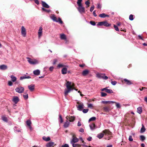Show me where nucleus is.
Returning <instances> with one entry per match:
<instances>
[{
    "label": "nucleus",
    "instance_id": "39448f33",
    "mask_svg": "<svg viewBox=\"0 0 147 147\" xmlns=\"http://www.w3.org/2000/svg\"><path fill=\"white\" fill-rule=\"evenodd\" d=\"M77 9L79 12L81 13L85 12V8L83 7V5L79 6Z\"/></svg>",
    "mask_w": 147,
    "mask_h": 147
},
{
    "label": "nucleus",
    "instance_id": "a878e982",
    "mask_svg": "<svg viewBox=\"0 0 147 147\" xmlns=\"http://www.w3.org/2000/svg\"><path fill=\"white\" fill-rule=\"evenodd\" d=\"M59 118H58V120L60 122V123H62L63 122V121L61 116V114H59Z\"/></svg>",
    "mask_w": 147,
    "mask_h": 147
},
{
    "label": "nucleus",
    "instance_id": "37998d69",
    "mask_svg": "<svg viewBox=\"0 0 147 147\" xmlns=\"http://www.w3.org/2000/svg\"><path fill=\"white\" fill-rule=\"evenodd\" d=\"M101 96L102 97H104L106 96L107 95V94L105 92H101Z\"/></svg>",
    "mask_w": 147,
    "mask_h": 147
},
{
    "label": "nucleus",
    "instance_id": "e2e57ef3",
    "mask_svg": "<svg viewBox=\"0 0 147 147\" xmlns=\"http://www.w3.org/2000/svg\"><path fill=\"white\" fill-rule=\"evenodd\" d=\"M138 37L139 38V39H141L142 40H143V41L144 40V39L142 38V37L140 35H138Z\"/></svg>",
    "mask_w": 147,
    "mask_h": 147
},
{
    "label": "nucleus",
    "instance_id": "de8ad7c7",
    "mask_svg": "<svg viewBox=\"0 0 147 147\" xmlns=\"http://www.w3.org/2000/svg\"><path fill=\"white\" fill-rule=\"evenodd\" d=\"M88 109H84L83 111V112L84 113H86L88 112Z\"/></svg>",
    "mask_w": 147,
    "mask_h": 147
},
{
    "label": "nucleus",
    "instance_id": "4be33fe9",
    "mask_svg": "<svg viewBox=\"0 0 147 147\" xmlns=\"http://www.w3.org/2000/svg\"><path fill=\"white\" fill-rule=\"evenodd\" d=\"M33 74L36 75H38L40 74V71L39 70L37 69L33 71Z\"/></svg>",
    "mask_w": 147,
    "mask_h": 147
},
{
    "label": "nucleus",
    "instance_id": "2f4dec72",
    "mask_svg": "<svg viewBox=\"0 0 147 147\" xmlns=\"http://www.w3.org/2000/svg\"><path fill=\"white\" fill-rule=\"evenodd\" d=\"M107 92L108 93H113V91L111 89H108L106 90V92Z\"/></svg>",
    "mask_w": 147,
    "mask_h": 147
},
{
    "label": "nucleus",
    "instance_id": "5701e85b",
    "mask_svg": "<svg viewBox=\"0 0 147 147\" xmlns=\"http://www.w3.org/2000/svg\"><path fill=\"white\" fill-rule=\"evenodd\" d=\"M142 112V109L141 107H140L137 108V112L140 114Z\"/></svg>",
    "mask_w": 147,
    "mask_h": 147
},
{
    "label": "nucleus",
    "instance_id": "c9c22d12",
    "mask_svg": "<svg viewBox=\"0 0 147 147\" xmlns=\"http://www.w3.org/2000/svg\"><path fill=\"white\" fill-rule=\"evenodd\" d=\"M105 14L104 13H102L99 15V16L101 18H105Z\"/></svg>",
    "mask_w": 147,
    "mask_h": 147
},
{
    "label": "nucleus",
    "instance_id": "f704fd0d",
    "mask_svg": "<svg viewBox=\"0 0 147 147\" xmlns=\"http://www.w3.org/2000/svg\"><path fill=\"white\" fill-rule=\"evenodd\" d=\"M103 109L104 111L106 112H108L109 111V109L108 107H104Z\"/></svg>",
    "mask_w": 147,
    "mask_h": 147
},
{
    "label": "nucleus",
    "instance_id": "7ed1b4c3",
    "mask_svg": "<svg viewBox=\"0 0 147 147\" xmlns=\"http://www.w3.org/2000/svg\"><path fill=\"white\" fill-rule=\"evenodd\" d=\"M51 18L54 22H59L60 24H62L63 23V22L60 18H59L58 20L54 15H52L51 17Z\"/></svg>",
    "mask_w": 147,
    "mask_h": 147
},
{
    "label": "nucleus",
    "instance_id": "c85d7f7f",
    "mask_svg": "<svg viewBox=\"0 0 147 147\" xmlns=\"http://www.w3.org/2000/svg\"><path fill=\"white\" fill-rule=\"evenodd\" d=\"M31 121L30 120H28L26 121V124L29 127L30 129H31L32 127L31 126Z\"/></svg>",
    "mask_w": 147,
    "mask_h": 147
},
{
    "label": "nucleus",
    "instance_id": "f257e3e1",
    "mask_svg": "<svg viewBox=\"0 0 147 147\" xmlns=\"http://www.w3.org/2000/svg\"><path fill=\"white\" fill-rule=\"evenodd\" d=\"M110 132L107 130H105L104 131H103L102 133L98 134L97 136V137L98 138L101 139L103 137L105 134L108 135L110 134Z\"/></svg>",
    "mask_w": 147,
    "mask_h": 147
},
{
    "label": "nucleus",
    "instance_id": "338daca9",
    "mask_svg": "<svg viewBox=\"0 0 147 147\" xmlns=\"http://www.w3.org/2000/svg\"><path fill=\"white\" fill-rule=\"evenodd\" d=\"M107 87H106V88H102L101 89V91H104V90H105L106 92V90L107 89Z\"/></svg>",
    "mask_w": 147,
    "mask_h": 147
},
{
    "label": "nucleus",
    "instance_id": "dca6fc26",
    "mask_svg": "<svg viewBox=\"0 0 147 147\" xmlns=\"http://www.w3.org/2000/svg\"><path fill=\"white\" fill-rule=\"evenodd\" d=\"M142 127L141 128L140 132L141 133H142L146 131V129L144 125L142 124Z\"/></svg>",
    "mask_w": 147,
    "mask_h": 147
},
{
    "label": "nucleus",
    "instance_id": "3c124183",
    "mask_svg": "<svg viewBox=\"0 0 147 147\" xmlns=\"http://www.w3.org/2000/svg\"><path fill=\"white\" fill-rule=\"evenodd\" d=\"M71 82L68 81L66 83V86H71Z\"/></svg>",
    "mask_w": 147,
    "mask_h": 147
},
{
    "label": "nucleus",
    "instance_id": "0eeeda50",
    "mask_svg": "<svg viewBox=\"0 0 147 147\" xmlns=\"http://www.w3.org/2000/svg\"><path fill=\"white\" fill-rule=\"evenodd\" d=\"M21 34L23 37H25L26 36V30L24 26H22L21 28Z\"/></svg>",
    "mask_w": 147,
    "mask_h": 147
},
{
    "label": "nucleus",
    "instance_id": "09e8293b",
    "mask_svg": "<svg viewBox=\"0 0 147 147\" xmlns=\"http://www.w3.org/2000/svg\"><path fill=\"white\" fill-rule=\"evenodd\" d=\"M42 5L43 7L46 8V3L42 1Z\"/></svg>",
    "mask_w": 147,
    "mask_h": 147
},
{
    "label": "nucleus",
    "instance_id": "e433bc0d",
    "mask_svg": "<svg viewBox=\"0 0 147 147\" xmlns=\"http://www.w3.org/2000/svg\"><path fill=\"white\" fill-rule=\"evenodd\" d=\"M140 137L142 141H143L145 139V136L143 135L140 136Z\"/></svg>",
    "mask_w": 147,
    "mask_h": 147
},
{
    "label": "nucleus",
    "instance_id": "774afa93",
    "mask_svg": "<svg viewBox=\"0 0 147 147\" xmlns=\"http://www.w3.org/2000/svg\"><path fill=\"white\" fill-rule=\"evenodd\" d=\"M90 2L88 1H86L85 2V4L86 5H89L90 4Z\"/></svg>",
    "mask_w": 147,
    "mask_h": 147
},
{
    "label": "nucleus",
    "instance_id": "1a4fd4ad",
    "mask_svg": "<svg viewBox=\"0 0 147 147\" xmlns=\"http://www.w3.org/2000/svg\"><path fill=\"white\" fill-rule=\"evenodd\" d=\"M84 106L83 104H80L78 105L77 107V109L79 111H82V109L84 108Z\"/></svg>",
    "mask_w": 147,
    "mask_h": 147
},
{
    "label": "nucleus",
    "instance_id": "6ab92c4d",
    "mask_svg": "<svg viewBox=\"0 0 147 147\" xmlns=\"http://www.w3.org/2000/svg\"><path fill=\"white\" fill-rule=\"evenodd\" d=\"M31 77L29 76H26L25 75L22 76H21L20 78V80H22L25 79H29Z\"/></svg>",
    "mask_w": 147,
    "mask_h": 147
},
{
    "label": "nucleus",
    "instance_id": "8fccbe9b",
    "mask_svg": "<svg viewBox=\"0 0 147 147\" xmlns=\"http://www.w3.org/2000/svg\"><path fill=\"white\" fill-rule=\"evenodd\" d=\"M90 23L93 26H95L96 25L95 22L94 21H90Z\"/></svg>",
    "mask_w": 147,
    "mask_h": 147
},
{
    "label": "nucleus",
    "instance_id": "4d7b16f0",
    "mask_svg": "<svg viewBox=\"0 0 147 147\" xmlns=\"http://www.w3.org/2000/svg\"><path fill=\"white\" fill-rule=\"evenodd\" d=\"M13 83L11 81H9L8 82V85L9 86H11L12 85Z\"/></svg>",
    "mask_w": 147,
    "mask_h": 147
},
{
    "label": "nucleus",
    "instance_id": "412c9836",
    "mask_svg": "<svg viewBox=\"0 0 147 147\" xmlns=\"http://www.w3.org/2000/svg\"><path fill=\"white\" fill-rule=\"evenodd\" d=\"M73 90L65 89L64 92V94L65 96L67 95L71 91Z\"/></svg>",
    "mask_w": 147,
    "mask_h": 147
},
{
    "label": "nucleus",
    "instance_id": "49530a36",
    "mask_svg": "<svg viewBox=\"0 0 147 147\" xmlns=\"http://www.w3.org/2000/svg\"><path fill=\"white\" fill-rule=\"evenodd\" d=\"M111 83L112 85L114 86L117 83V82L116 81H112L111 82Z\"/></svg>",
    "mask_w": 147,
    "mask_h": 147
},
{
    "label": "nucleus",
    "instance_id": "79ce46f5",
    "mask_svg": "<svg viewBox=\"0 0 147 147\" xmlns=\"http://www.w3.org/2000/svg\"><path fill=\"white\" fill-rule=\"evenodd\" d=\"M114 28H115V30L116 31H119V29L118 28V27L116 25H114Z\"/></svg>",
    "mask_w": 147,
    "mask_h": 147
},
{
    "label": "nucleus",
    "instance_id": "603ef678",
    "mask_svg": "<svg viewBox=\"0 0 147 147\" xmlns=\"http://www.w3.org/2000/svg\"><path fill=\"white\" fill-rule=\"evenodd\" d=\"M88 107L91 109H92L93 107V105L92 104H88Z\"/></svg>",
    "mask_w": 147,
    "mask_h": 147
},
{
    "label": "nucleus",
    "instance_id": "0e129e2a",
    "mask_svg": "<svg viewBox=\"0 0 147 147\" xmlns=\"http://www.w3.org/2000/svg\"><path fill=\"white\" fill-rule=\"evenodd\" d=\"M92 139V137L90 136L87 139V140L88 141H91Z\"/></svg>",
    "mask_w": 147,
    "mask_h": 147
},
{
    "label": "nucleus",
    "instance_id": "c03bdc74",
    "mask_svg": "<svg viewBox=\"0 0 147 147\" xmlns=\"http://www.w3.org/2000/svg\"><path fill=\"white\" fill-rule=\"evenodd\" d=\"M64 66V65L63 64L59 63L57 67L58 68H60Z\"/></svg>",
    "mask_w": 147,
    "mask_h": 147
},
{
    "label": "nucleus",
    "instance_id": "5fc2aeb1",
    "mask_svg": "<svg viewBox=\"0 0 147 147\" xmlns=\"http://www.w3.org/2000/svg\"><path fill=\"white\" fill-rule=\"evenodd\" d=\"M61 147H69V146L67 144H65L64 145H62Z\"/></svg>",
    "mask_w": 147,
    "mask_h": 147
},
{
    "label": "nucleus",
    "instance_id": "7c9ffc66",
    "mask_svg": "<svg viewBox=\"0 0 147 147\" xmlns=\"http://www.w3.org/2000/svg\"><path fill=\"white\" fill-rule=\"evenodd\" d=\"M23 96L24 99L25 100H26L28 98V95L27 93H24V94L23 95Z\"/></svg>",
    "mask_w": 147,
    "mask_h": 147
},
{
    "label": "nucleus",
    "instance_id": "bb28decb",
    "mask_svg": "<svg viewBox=\"0 0 147 147\" xmlns=\"http://www.w3.org/2000/svg\"><path fill=\"white\" fill-rule=\"evenodd\" d=\"M103 25L106 26H109L111 25L110 24L108 23L107 21H103Z\"/></svg>",
    "mask_w": 147,
    "mask_h": 147
},
{
    "label": "nucleus",
    "instance_id": "f03ea898",
    "mask_svg": "<svg viewBox=\"0 0 147 147\" xmlns=\"http://www.w3.org/2000/svg\"><path fill=\"white\" fill-rule=\"evenodd\" d=\"M26 59H28V62L31 64L35 65L39 63L38 61L36 59H32L28 57H26Z\"/></svg>",
    "mask_w": 147,
    "mask_h": 147
},
{
    "label": "nucleus",
    "instance_id": "69168bd1",
    "mask_svg": "<svg viewBox=\"0 0 147 147\" xmlns=\"http://www.w3.org/2000/svg\"><path fill=\"white\" fill-rule=\"evenodd\" d=\"M35 3H36L37 5L39 4V2L38 0H34Z\"/></svg>",
    "mask_w": 147,
    "mask_h": 147
},
{
    "label": "nucleus",
    "instance_id": "6e6d98bb",
    "mask_svg": "<svg viewBox=\"0 0 147 147\" xmlns=\"http://www.w3.org/2000/svg\"><path fill=\"white\" fill-rule=\"evenodd\" d=\"M129 140L130 141H132L133 140V139L132 138L131 136H130L129 138Z\"/></svg>",
    "mask_w": 147,
    "mask_h": 147
},
{
    "label": "nucleus",
    "instance_id": "a211bd4d",
    "mask_svg": "<svg viewBox=\"0 0 147 147\" xmlns=\"http://www.w3.org/2000/svg\"><path fill=\"white\" fill-rule=\"evenodd\" d=\"M67 69L66 67H63L62 69V74H65L67 73Z\"/></svg>",
    "mask_w": 147,
    "mask_h": 147
},
{
    "label": "nucleus",
    "instance_id": "ea45409f",
    "mask_svg": "<svg viewBox=\"0 0 147 147\" xmlns=\"http://www.w3.org/2000/svg\"><path fill=\"white\" fill-rule=\"evenodd\" d=\"M116 106L117 108H120L121 107V106L120 104L119 103L116 102Z\"/></svg>",
    "mask_w": 147,
    "mask_h": 147
},
{
    "label": "nucleus",
    "instance_id": "473e14b6",
    "mask_svg": "<svg viewBox=\"0 0 147 147\" xmlns=\"http://www.w3.org/2000/svg\"><path fill=\"white\" fill-rule=\"evenodd\" d=\"M82 1V0H78L77 1V3L78 6L82 5V3H81Z\"/></svg>",
    "mask_w": 147,
    "mask_h": 147
},
{
    "label": "nucleus",
    "instance_id": "13d9d810",
    "mask_svg": "<svg viewBox=\"0 0 147 147\" xmlns=\"http://www.w3.org/2000/svg\"><path fill=\"white\" fill-rule=\"evenodd\" d=\"M101 102L102 103H103L104 104H106L108 103H109V101H102Z\"/></svg>",
    "mask_w": 147,
    "mask_h": 147
},
{
    "label": "nucleus",
    "instance_id": "20e7f679",
    "mask_svg": "<svg viewBox=\"0 0 147 147\" xmlns=\"http://www.w3.org/2000/svg\"><path fill=\"white\" fill-rule=\"evenodd\" d=\"M105 74H102L98 73L96 74V76L99 78H102L104 80H107L108 78V77L105 75Z\"/></svg>",
    "mask_w": 147,
    "mask_h": 147
},
{
    "label": "nucleus",
    "instance_id": "ddd939ff",
    "mask_svg": "<svg viewBox=\"0 0 147 147\" xmlns=\"http://www.w3.org/2000/svg\"><path fill=\"white\" fill-rule=\"evenodd\" d=\"M54 144V142H50L47 144V147H52Z\"/></svg>",
    "mask_w": 147,
    "mask_h": 147
},
{
    "label": "nucleus",
    "instance_id": "f8f14e48",
    "mask_svg": "<svg viewBox=\"0 0 147 147\" xmlns=\"http://www.w3.org/2000/svg\"><path fill=\"white\" fill-rule=\"evenodd\" d=\"M13 101L15 103H17L19 101V99L18 97L17 96H15L14 97L13 99Z\"/></svg>",
    "mask_w": 147,
    "mask_h": 147
},
{
    "label": "nucleus",
    "instance_id": "4468645a",
    "mask_svg": "<svg viewBox=\"0 0 147 147\" xmlns=\"http://www.w3.org/2000/svg\"><path fill=\"white\" fill-rule=\"evenodd\" d=\"M89 71L88 70L86 69L84 70L82 73V74L83 76H86L89 73Z\"/></svg>",
    "mask_w": 147,
    "mask_h": 147
},
{
    "label": "nucleus",
    "instance_id": "393cba45",
    "mask_svg": "<svg viewBox=\"0 0 147 147\" xmlns=\"http://www.w3.org/2000/svg\"><path fill=\"white\" fill-rule=\"evenodd\" d=\"M1 119L5 122H7L8 121L7 118L5 116H1Z\"/></svg>",
    "mask_w": 147,
    "mask_h": 147
},
{
    "label": "nucleus",
    "instance_id": "aec40b11",
    "mask_svg": "<svg viewBox=\"0 0 147 147\" xmlns=\"http://www.w3.org/2000/svg\"><path fill=\"white\" fill-rule=\"evenodd\" d=\"M7 68V66L5 65H2L0 66V69L1 70H5Z\"/></svg>",
    "mask_w": 147,
    "mask_h": 147
},
{
    "label": "nucleus",
    "instance_id": "864d4df0",
    "mask_svg": "<svg viewBox=\"0 0 147 147\" xmlns=\"http://www.w3.org/2000/svg\"><path fill=\"white\" fill-rule=\"evenodd\" d=\"M94 5L92 6L90 8V11L91 12H92L93 11V10H94Z\"/></svg>",
    "mask_w": 147,
    "mask_h": 147
},
{
    "label": "nucleus",
    "instance_id": "f3484780",
    "mask_svg": "<svg viewBox=\"0 0 147 147\" xmlns=\"http://www.w3.org/2000/svg\"><path fill=\"white\" fill-rule=\"evenodd\" d=\"M89 127L92 130H93L95 129V125L94 124H90L89 125Z\"/></svg>",
    "mask_w": 147,
    "mask_h": 147
},
{
    "label": "nucleus",
    "instance_id": "4c0bfd02",
    "mask_svg": "<svg viewBox=\"0 0 147 147\" xmlns=\"http://www.w3.org/2000/svg\"><path fill=\"white\" fill-rule=\"evenodd\" d=\"M96 119V117H92L90 118L89 120V121H93L95 120Z\"/></svg>",
    "mask_w": 147,
    "mask_h": 147
},
{
    "label": "nucleus",
    "instance_id": "a18cd8bd",
    "mask_svg": "<svg viewBox=\"0 0 147 147\" xmlns=\"http://www.w3.org/2000/svg\"><path fill=\"white\" fill-rule=\"evenodd\" d=\"M97 25L100 26L103 25V21L98 22Z\"/></svg>",
    "mask_w": 147,
    "mask_h": 147
},
{
    "label": "nucleus",
    "instance_id": "423d86ee",
    "mask_svg": "<svg viewBox=\"0 0 147 147\" xmlns=\"http://www.w3.org/2000/svg\"><path fill=\"white\" fill-rule=\"evenodd\" d=\"M24 90V88L21 86H19L16 88L15 89L16 91L19 93H22L23 92Z\"/></svg>",
    "mask_w": 147,
    "mask_h": 147
},
{
    "label": "nucleus",
    "instance_id": "9d476101",
    "mask_svg": "<svg viewBox=\"0 0 147 147\" xmlns=\"http://www.w3.org/2000/svg\"><path fill=\"white\" fill-rule=\"evenodd\" d=\"M35 85L34 84H31L28 86V89L31 91H33L34 89Z\"/></svg>",
    "mask_w": 147,
    "mask_h": 147
},
{
    "label": "nucleus",
    "instance_id": "58836bf2",
    "mask_svg": "<svg viewBox=\"0 0 147 147\" xmlns=\"http://www.w3.org/2000/svg\"><path fill=\"white\" fill-rule=\"evenodd\" d=\"M129 19L130 20L132 21L134 20L133 16L131 14L129 16Z\"/></svg>",
    "mask_w": 147,
    "mask_h": 147
},
{
    "label": "nucleus",
    "instance_id": "a19ab883",
    "mask_svg": "<svg viewBox=\"0 0 147 147\" xmlns=\"http://www.w3.org/2000/svg\"><path fill=\"white\" fill-rule=\"evenodd\" d=\"M38 37L40 38L42 35V31H38Z\"/></svg>",
    "mask_w": 147,
    "mask_h": 147
},
{
    "label": "nucleus",
    "instance_id": "680f3d73",
    "mask_svg": "<svg viewBox=\"0 0 147 147\" xmlns=\"http://www.w3.org/2000/svg\"><path fill=\"white\" fill-rule=\"evenodd\" d=\"M101 6L100 4V3H99L97 4V8L98 9H100L101 8Z\"/></svg>",
    "mask_w": 147,
    "mask_h": 147
},
{
    "label": "nucleus",
    "instance_id": "cd10ccee",
    "mask_svg": "<svg viewBox=\"0 0 147 147\" xmlns=\"http://www.w3.org/2000/svg\"><path fill=\"white\" fill-rule=\"evenodd\" d=\"M60 38L62 40H66V36L65 34H60Z\"/></svg>",
    "mask_w": 147,
    "mask_h": 147
},
{
    "label": "nucleus",
    "instance_id": "b1692460",
    "mask_svg": "<svg viewBox=\"0 0 147 147\" xmlns=\"http://www.w3.org/2000/svg\"><path fill=\"white\" fill-rule=\"evenodd\" d=\"M123 80L126 82V84L127 85H129L132 84V83L130 81L126 79H124Z\"/></svg>",
    "mask_w": 147,
    "mask_h": 147
},
{
    "label": "nucleus",
    "instance_id": "bf43d9fd",
    "mask_svg": "<svg viewBox=\"0 0 147 147\" xmlns=\"http://www.w3.org/2000/svg\"><path fill=\"white\" fill-rule=\"evenodd\" d=\"M84 129L82 128H81L79 130V131L82 133L84 132Z\"/></svg>",
    "mask_w": 147,
    "mask_h": 147
},
{
    "label": "nucleus",
    "instance_id": "6e6552de",
    "mask_svg": "<svg viewBox=\"0 0 147 147\" xmlns=\"http://www.w3.org/2000/svg\"><path fill=\"white\" fill-rule=\"evenodd\" d=\"M66 118L67 119V120L69 121V122H72L75 120V117L74 116L69 117L67 116Z\"/></svg>",
    "mask_w": 147,
    "mask_h": 147
},
{
    "label": "nucleus",
    "instance_id": "052dcab7",
    "mask_svg": "<svg viewBox=\"0 0 147 147\" xmlns=\"http://www.w3.org/2000/svg\"><path fill=\"white\" fill-rule=\"evenodd\" d=\"M67 89L73 90L71 86H66Z\"/></svg>",
    "mask_w": 147,
    "mask_h": 147
},
{
    "label": "nucleus",
    "instance_id": "c756f323",
    "mask_svg": "<svg viewBox=\"0 0 147 147\" xmlns=\"http://www.w3.org/2000/svg\"><path fill=\"white\" fill-rule=\"evenodd\" d=\"M11 80L13 82H15L16 80V78L13 75L11 76Z\"/></svg>",
    "mask_w": 147,
    "mask_h": 147
},
{
    "label": "nucleus",
    "instance_id": "2eb2a0df",
    "mask_svg": "<svg viewBox=\"0 0 147 147\" xmlns=\"http://www.w3.org/2000/svg\"><path fill=\"white\" fill-rule=\"evenodd\" d=\"M69 124V122L67 120L66 122L64 124L63 126L65 128H66L68 127Z\"/></svg>",
    "mask_w": 147,
    "mask_h": 147
},
{
    "label": "nucleus",
    "instance_id": "9b49d317",
    "mask_svg": "<svg viewBox=\"0 0 147 147\" xmlns=\"http://www.w3.org/2000/svg\"><path fill=\"white\" fill-rule=\"evenodd\" d=\"M78 141V139L76 137H73L71 141V143H75Z\"/></svg>",
    "mask_w": 147,
    "mask_h": 147
},
{
    "label": "nucleus",
    "instance_id": "72a5a7b5",
    "mask_svg": "<svg viewBox=\"0 0 147 147\" xmlns=\"http://www.w3.org/2000/svg\"><path fill=\"white\" fill-rule=\"evenodd\" d=\"M75 143H71L73 147H79L80 145L77 144H75Z\"/></svg>",
    "mask_w": 147,
    "mask_h": 147
}]
</instances>
